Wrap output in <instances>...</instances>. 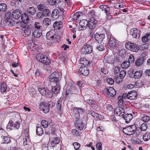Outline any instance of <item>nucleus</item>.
I'll return each instance as SVG.
<instances>
[{"mask_svg": "<svg viewBox=\"0 0 150 150\" xmlns=\"http://www.w3.org/2000/svg\"><path fill=\"white\" fill-rule=\"evenodd\" d=\"M120 67L117 66L115 67L114 69V73L115 75V78L117 79L118 78V74L120 71Z\"/></svg>", "mask_w": 150, "mask_h": 150, "instance_id": "obj_40", "label": "nucleus"}, {"mask_svg": "<svg viewBox=\"0 0 150 150\" xmlns=\"http://www.w3.org/2000/svg\"><path fill=\"white\" fill-rule=\"evenodd\" d=\"M129 63L128 61H125L122 63L121 66L122 69H126L129 66Z\"/></svg>", "mask_w": 150, "mask_h": 150, "instance_id": "obj_39", "label": "nucleus"}, {"mask_svg": "<svg viewBox=\"0 0 150 150\" xmlns=\"http://www.w3.org/2000/svg\"><path fill=\"white\" fill-rule=\"evenodd\" d=\"M128 62H129V63H132L134 62V57L132 55H130L128 59Z\"/></svg>", "mask_w": 150, "mask_h": 150, "instance_id": "obj_64", "label": "nucleus"}, {"mask_svg": "<svg viewBox=\"0 0 150 150\" xmlns=\"http://www.w3.org/2000/svg\"><path fill=\"white\" fill-rule=\"evenodd\" d=\"M43 23L44 25H49L51 23V20L50 18H46L43 20Z\"/></svg>", "mask_w": 150, "mask_h": 150, "instance_id": "obj_43", "label": "nucleus"}, {"mask_svg": "<svg viewBox=\"0 0 150 150\" xmlns=\"http://www.w3.org/2000/svg\"><path fill=\"white\" fill-rule=\"evenodd\" d=\"M132 142L134 144H138L141 143V141L139 139L134 138L131 139Z\"/></svg>", "mask_w": 150, "mask_h": 150, "instance_id": "obj_55", "label": "nucleus"}, {"mask_svg": "<svg viewBox=\"0 0 150 150\" xmlns=\"http://www.w3.org/2000/svg\"><path fill=\"white\" fill-rule=\"evenodd\" d=\"M21 123L20 122H16L14 124L13 123V127L16 129H19L20 127Z\"/></svg>", "mask_w": 150, "mask_h": 150, "instance_id": "obj_53", "label": "nucleus"}, {"mask_svg": "<svg viewBox=\"0 0 150 150\" xmlns=\"http://www.w3.org/2000/svg\"><path fill=\"white\" fill-rule=\"evenodd\" d=\"M142 71L139 70L137 71L134 73L133 77L135 79H139L142 76Z\"/></svg>", "mask_w": 150, "mask_h": 150, "instance_id": "obj_32", "label": "nucleus"}, {"mask_svg": "<svg viewBox=\"0 0 150 150\" xmlns=\"http://www.w3.org/2000/svg\"><path fill=\"white\" fill-rule=\"evenodd\" d=\"M82 12H77L75 14L73 15V17L72 18V19L74 21L77 20L82 15Z\"/></svg>", "mask_w": 150, "mask_h": 150, "instance_id": "obj_36", "label": "nucleus"}, {"mask_svg": "<svg viewBox=\"0 0 150 150\" xmlns=\"http://www.w3.org/2000/svg\"><path fill=\"white\" fill-rule=\"evenodd\" d=\"M37 8L40 11H43V10L45 9V6L43 4H40L38 5Z\"/></svg>", "mask_w": 150, "mask_h": 150, "instance_id": "obj_51", "label": "nucleus"}, {"mask_svg": "<svg viewBox=\"0 0 150 150\" xmlns=\"http://www.w3.org/2000/svg\"><path fill=\"white\" fill-rule=\"evenodd\" d=\"M3 142L4 143L8 144L10 142V138L8 137L3 136L2 138Z\"/></svg>", "mask_w": 150, "mask_h": 150, "instance_id": "obj_46", "label": "nucleus"}, {"mask_svg": "<svg viewBox=\"0 0 150 150\" xmlns=\"http://www.w3.org/2000/svg\"><path fill=\"white\" fill-rule=\"evenodd\" d=\"M13 127V122L12 121H9L8 125L7 126L6 128L8 131H10L12 129V128Z\"/></svg>", "mask_w": 150, "mask_h": 150, "instance_id": "obj_48", "label": "nucleus"}, {"mask_svg": "<svg viewBox=\"0 0 150 150\" xmlns=\"http://www.w3.org/2000/svg\"><path fill=\"white\" fill-rule=\"evenodd\" d=\"M147 128V125L146 123H144L141 125L140 127L141 131H144Z\"/></svg>", "mask_w": 150, "mask_h": 150, "instance_id": "obj_63", "label": "nucleus"}, {"mask_svg": "<svg viewBox=\"0 0 150 150\" xmlns=\"http://www.w3.org/2000/svg\"><path fill=\"white\" fill-rule=\"evenodd\" d=\"M72 134L74 136H79L80 134L79 132L75 129H73L72 131Z\"/></svg>", "mask_w": 150, "mask_h": 150, "instance_id": "obj_61", "label": "nucleus"}, {"mask_svg": "<svg viewBox=\"0 0 150 150\" xmlns=\"http://www.w3.org/2000/svg\"><path fill=\"white\" fill-rule=\"evenodd\" d=\"M36 9L33 7H30L27 9V13L30 16H33L36 13Z\"/></svg>", "mask_w": 150, "mask_h": 150, "instance_id": "obj_26", "label": "nucleus"}, {"mask_svg": "<svg viewBox=\"0 0 150 150\" xmlns=\"http://www.w3.org/2000/svg\"><path fill=\"white\" fill-rule=\"evenodd\" d=\"M62 100L60 99L57 101V110H60L61 108Z\"/></svg>", "mask_w": 150, "mask_h": 150, "instance_id": "obj_59", "label": "nucleus"}, {"mask_svg": "<svg viewBox=\"0 0 150 150\" xmlns=\"http://www.w3.org/2000/svg\"><path fill=\"white\" fill-rule=\"evenodd\" d=\"M73 144L74 146V149L76 150H80V149H79L80 147V144L78 142H76L74 143Z\"/></svg>", "mask_w": 150, "mask_h": 150, "instance_id": "obj_60", "label": "nucleus"}, {"mask_svg": "<svg viewBox=\"0 0 150 150\" xmlns=\"http://www.w3.org/2000/svg\"><path fill=\"white\" fill-rule=\"evenodd\" d=\"M59 142V139L57 137H54L51 138L49 142V144L51 147H54L55 145Z\"/></svg>", "mask_w": 150, "mask_h": 150, "instance_id": "obj_18", "label": "nucleus"}, {"mask_svg": "<svg viewBox=\"0 0 150 150\" xmlns=\"http://www.w3.org/2000/svg\"><path fill=\"white\" fill-rule=\"evenodd\" d=\"M136 129V127L134 125L127 126L123 129V132L125 134L130 135L134 132Z\"/></svg>", "mask_w": 150, "mask_h": 150, "instance_id": "obj_3", "label": "nucleus"}, {"mask_svg": "<svg viewBox=\"0 0 150 150\" xmlns=\"http://www.w3.org/2000/svg\"><path fill=\"white\" fill-rule=\"evenodd\" d=\"M126 74V71L124 70H122L120 72L119 77L121 79H123Z\"/></svg>", "mask_w": 150, "mask_h": 150, "instance_id": "obj_52", "label": "nucleus"}, {"mask_svg": "<svg viewBox=\"0 0 150 150\" xmlns=\"http://www.w3.org/2000/svg\"><path fill=\"white\" fill-rule=\"evenodd\" d=\"M58 75L56 72H54L51 74L50 75L49 80L53 84H55L59 83V80L58 77Z\"/></svg>", "mask_w": 150, "mask_h": 150, "instance_id": "obj_7", "label": "nucleus"}, {"mask_svg": "<svg viewBox=\"0 0 150 150\" xmlns=\"http://www.w3.org/2000/svg\"><path fill=\"white\" fill-rule=\"evenodd\" d=\"M140 30L134 28L131 30L130 33L133 38L138 39L140 37Z\"/></svg>", "mask_w": 150, "mask_h": 150, "instance_id": "obj_8", "label": "nucleus"}, {"mask_svg": "<svg viewBox=\"0 0 150 150\" xmlns=\"http://www.w3.org/2000/svg\"><path fill=\"white\" fill-rule=\"evenodd\" d=\"M7 89V86L4 82L0 83V91L2 93L5 92Z\"/></svg>", "mask_w": 150, "mask_h": 150, "instance_id": "obj_29", "label": "nucleus"}, {"mask_svg": "<svg viewBox=\"0 0 150 150\" xmlns=\"http://www.w3.org/2000/svg\"><path fill=\"white\" fill-rule=\"evenodd\" d=\"M114 113L117 116H121L125 114L124 110L121 107H119L114 109Z\"/></svg>", "mask_w": 150, "mask_h": 150, "instance_id": "obj_13", "label": "nucleus"}, {"mask_svg": "<svg viewBox=\"0 0 150 150\" xmlns=\"http://www.w3.org/2000/svg\"><path fill=\"white\" fill-rule=\"evenodd\" d=\"M144 61V59L143 58H139L135 61V65L136 66L139 67L142 64Z\"/></svg>", "mask_w": 150, "mask_h": 150, "instance_id": "obj_33", "label": "nucleus"}, {"mask_svg": "<svg viewBox=\"0 0 150 150\" xmlns=\"http://www.w3.org/2000/svg\"><path fill=\"white\" fill-rule=\"evenodd\" d=\"M68 88L69 90L67 91L66 92L67 94H69V91H70V93L71 94H75L78 93V89L76 86L69 85Z\"/></svg>", "mask_w": 150, "mask_h": 150, "instance_id": "obj_11", "label": "nucleus"}, {"mask_svg": "<svg viewBox=\"0 0 150 150\" xmlns=\"http://www.w3.org/2000/svg\"><path fill=\"white\" fill-rule=\"evenodd\" d=\"M82 50L84 53L90 54L92 52L91 47L88 44H85Z\"/></svg>", "mask_w": 150, "mask_h": 150, "instance_id": "obj_16", "label": "nucleus"}, {"mask_svg": "<svg viewBox=\"0 0 150 150\" xmlns=\"http://www.w3.org/2000/svg\"><path fill=\"white\" fill-rule=\"evenodd\" d=\"M143 139L145 141H148L149 139H150V133L145 134L144 135L143 137Z\"/></svg>", "mask_w": 150, "mask_h": 150, "instance_id": "obj_58", "label": "nucleus"}, {"mask_svg": "<svg viewBox=\"0 0 150 150\" xmlns=\"http://www.w3.org/2000/svg\"><path fill=\"white\" fill-rule=\"evenodd\" d=\"M44 17H47L50 15V12L48 9H45L42 12Z\"/></svg>", "mask_w": 150, "mask_h": 150, "instance_id": "obj_44", "label": "nucleus"}, {"mask_svg": "<svg viewBox=\"0 0 150 150\" xmlns=\"http://www.w3.org/2000/svg\"><path fill=\"white\" fill-rule=\"evenodd\" d=\"M60 83L56 84L55 86H52V90L55 94H58L59 93L60 91Z\"/></svg>", "mask_w": 150, "mask_h": 150, "instance_id": "obj_25", "label": "nucleus"}, {"mask_svg": "<svg viewBox=\"0 0 150 150\" xmlns=\"http://www.w3.org/2000/svg\"><path fill=\"white\" fill-rule=\"evenodd\" d=\"M75 125L76 129L79 130H82L84 127V124L81 119L76 120Z\"/></svg>", "mask_w": 150, "mask_h": 150, "instance_id": "obj_15", "label": "nucleus"}, {"mask_svg": "<svg viewBox=\"0 0 150 150\" xmlns=\"http://www.w3.org/2000/svg\"><path fill=\"white\" fill-rule=\"evenodd\" d=\"M108 42L109 45L113 48L115 47L116 45V40L113 37H111L110 36H108Z\"/></svg>", "mask_w": 150, "mask_h": 150, "instance_id": "obj_23", "label": "nucleus"}, {"mask_svg": "<svg viewBox=\"0 0 150 150\" xmlns=\"http://www.w3.org/2000/svg\"><path fill=\"white\" fill-rule=\"evenodd\" d=\"M125 46L126 48L133 52H137L138 50L137 45L135 43L127 42L126 43Z\"/></svg>", "mask_w": 150, "mask_h": 150, "instance_id": "obj_5", "label": "nucleus"}, {"mask_svg": "<svg viewBox=\"0 0 150 150\" xmlns=\"http://www.w3.org/2000/svg\"><path fill=\"white\" fill-rule=\"evenodd\" d=\"M79 72L80 74L84 76H87L89 73L88 68L86 67H81L79 69Z\"/></svg>", "mask_w": 150, "mask_h": 150, "instance_id": "obj_17", "label": "nucleus"}, {"mask_svg": "<svg viewBox=\"0 0 150 150\" xmlns=\"http://www.w3.org/2000/svg\"><path fill=\"white\" fill-rule=\"evenodd\" d=\"M4 24L6 26H13L15 24V22L12 19H5L3 21Z\"/></svg>", "mask_w": 150, "mask_h": 150, "instance_id": "obj_21", "label": "nucleus"}, {"mask_svg": "<svg viewBox=\"0 0 150 150\" xmlns=\"http://www.w3.org/2000/svg\"><path fill=\"white\" fill-rule=\"evenodd\" d=\"M62 24V22L61 21H55L53 23V26L55 30H59L61 27Z\"/></svg>", "mask_w": 150, "mask_h": 150, "instance_id": "obj_30", "label": "nucleus"}, {"mask_svg": "<svg viewBox=\"0 0 150 150\" xmlns=\"http://www.w3.org/2000/svg\"><path fill=\"white\" fill-rule=\"evenodd\" d=\"M150 40V33H148L143 36L142 38V40L144 42H147Z\"/></svg>", "mask_w": 150, "mask_h": 150, "instance_id": "obj_38", "label": "nucleus"}, {"mask_svg": "<svg viewBox=\"0 0 150 150\" xmlns=\"http://www.w3.org/2000/svg\"><path fill=\"white\" fill-rule=\"evenodd\" d=\"M58 8L61 11H64V4H63L62 5V3L60 2L58 4Z\"/></svg>", "mask_w": 150, "mask_h": 150, "instance_id": "obj_56", "label": "nucleus"}, {"mask_svg": "<svg viewBox=\"0 0 150 150\" xmlns=\"http://www.w3.org/2000/svg\"><path fill=\"white\" fill-rule=\"evenodd\" d=\"M104 34H96L95 35V38L96 40L98 41V43H100L103 41L104 38Z\"/></svg>", "mask_w": 150, "mask_h": 150, "instance_id": "obj_22", "label": "nucleus"}, {"mask_svg": "<svg viewBox=\"0 0 150 150\" xmlns=\"http://www.w3.org/2000/svg\"><path fill=\"white\" fill-rule=\"evenodd\" d=\"M103 91L104 94L109 98L113 97L116 94L115 90L113 88L111 87L105 88Z\"/></svg>", "mask_w": 150, "mask_h": 150, "instance_id": "obj_1", "label": "nucleus"}, {"mask_svg": "<svg viewBox=\"0 0 150 150\" xmlns=\"http://www.w3.org/2000/svg\"><path fill=\"white\" fill-rule=\"evenodd\" d=\"M21 19L23 23L26 24L29 22L30 19L29 17L26 13H23L21 16Z\"/></svg>", "mask_w": 150, "mask_h": 150, "instance_id": "obj_28", "label": "nucleus"}, {"mask_svg": "<svg viewBox=\"0 0 150 150\" xmlns=\"http://www.w3.org/2000/svg\"><path fill=\"white\" fill-rule=\"evenodd\" d=\"M36 133L38 135H40L43 133V130L42 128L41 127V125H37L36 126Z\"/></svg>", "mask_w": 150, "mask_h": 150, "instance_id": "obj_34", "label": "nucleus"}, {"mask_svg": "<svg viewBox=\"0 0 150 150\" xmlns=\"http://www.w3.org/2000/svg\"><path fill=\"white\" fill-rule=\"evenodd\" d=\"M29 142V139L28 137H25L23 139V144L25 145L28 144V143Z\"/></svg>", "mask_w": 150, "mask_h": 150, "instance_id": "obj_62", "label": "nucleus"}, {"mask_svg": "<svg viewBox=\"0 0 150 150\" xmlns=\"http://www.w3.org/2000/svg\"><path fill=\"white\" fill-rule=\"evenodd\" d=\"M88 23L89 28L92 31L94 29L97 25V21L94 20L93 18L89 19Z\"/></svg>", "mask_w": 150, "mask_h": 150, "instance_id": "obj_10", "label": "nucleus"}, {"mask_svg": "<svg viewBox=\"0 0 150 150\" xmlns=\"http://www.w3.org/2000/svg\"><path fill=\"white\" fill-rule=\"evenodd\" d=\"M35 28L37 29L36 30H41L42 26L39 23H35L34 24Z\"/></svg>", "mask_w": 150, "mask_h": 150, "instance_id": "obj_57", "label": "nucleus"}, {"mask_svg": "<svg viewBox=\"0 0 150 150\" xmlns=\"http://www.w3.org/2000/svg\"><path fill=\"white\" fill-rule=\"evenodd\" d=\"M57 35L54 31L52 30L47 32L46 34L47 38L50 40H54L56 39Z\"/></svg>", "mask_w": 150, "mask_h": 150, "instance_id": "obj_12", "label": "nucleus"}, {"mask_svg": "<svg viewBox=\"0 0 150 150\" xmlns=\"http://www.w3.org/2000/svg\"><path fill=\"white\" fill-rule=\"evenodd\" d=\"M21 32L23 33V36L26 37L30 35L31 31L28 25L26 24L23 26Z\"/></svg>", "mask_w": 150, "mask_h": 150, "instance_id": "obj_9", "label": "nucleus"}, {"mask_svg": "<svg viewBox=\"0 0 150 150\" xmlns=\"http://www.w3.org/2000/svg\"><path fill=\"white\" fill-rule=\"evenodd\" d=\"M99 8L102 11H104L106 14L109 13L110 14V8L106 5H98Z\"/></svg>", "mask_w": 150, "mask_h": 150, "instance_id": "obj_24", "label": "nucleus"}, {"mask_svg": "<svg viewBox=\"0 0 150 150\" xmlns=\"http://www.w3.org/2000/svg\"><path fill=\"white\" fill-rule=\"evenodd\" d=\"M80 62V64L85 65H87L88 64L89 62L88 61L86 60L85 58H81Z\"/></svg>", "mask_w": 150, "mask_h": 150, "instance_id": "obj_47", "label": "nucleus"}, {"mask_svg": "<svg viewBox=\"0 0 150 150\" xmlns=\"http://www.w3.org/2000/svg\"><path fill=\"white\" fill-rule=\"evenodd\" d=\"M137 96V93L134 91H132L128 92L127 93H123V97L124 99H128L130 100H133L135 99Z\"/></svg>", "mask_w": 150, "mask_h": 150, "instance_id": "obj_4", "label": "nucleus"}, {"mask_svg": "<svg viewBox=\"0 0 150 150\" xmlns=\"http://www.w3.org/2000/svg\"><path fill=\"white\" fill-rule=\"evenodd\" d=\"M41 124L44 128H46L48 126V122L46 120H43L41 122Z\"/></svg>", "mask_w": 150, "mask_h": 150, "instance_id": "obj_49", "label": "nucleus"}, {"mask_svg": "<svg viewBox=\"0 0 150 150\" xmlns=\"http://www.w3.org/2000/svg\"><path fill=\"white\" fill-rule=\"evenodd\" d=\"M123 98L124 97H123V95L122 96H119L117 98L118 101L117 102V104L119 106L122 105L123 103Z\"/></svg>", "mask_w": 150, "mask_h": 150, "instance_id": "obj_42", "label": "nucleus"}, {"mask_svg": "<svg viewBox=\"0 0 150 150\" xmlns=\"http://www.w3.org/2000/svg\"><path fill=\"white\" fill-rule=\"evenodd\" d=\"M41 30H35L33 33V34L34 37L36 38H39L42 35L41 32Z\"/></svg>", "mask_w": 150, "mask_h": 150, "instance_id": "obj_35", "label": "nucleus"}, {"mask_svg": "<svg viewBox=\"0 0 150 150\" xmlns=\"http://www.w3.org/2000/svg\"><path fill=\"white\" fill-rule=\"evenodd\" d=\"M36 17L37 19H42L44 18L43 13L41 12H39L37 13Z\"/></svg>", "mask_w": 150, "mask_h": 150, "instance_id": "obj_50", "label": "nucleus"}, {"mask_svg": "<svg viewBox=\"0 0 150 150\" xmlns=\"http://www.w3.org/2000/svg\"><path fill=\"white\" fill-rule=\"evenodd\" d=\"M21 12L19 9H16L12 13L13 18L16 19H18L21 17Z\"/></svg>", "mask_w": 150, "mask_h": 150, "instance_id": "obj_20", "label": "nucleus"}, {"mask_svg": "<svg viewBox=\"0 0 150 150\" xmlns=\"http://www.w3.org/2000/svg\"><path fill=\"white\" fill-rule=\"evenodd\" d=\"M74 111L75 112L74 116L76 120H79L80 114H82L83 112V110L81 108H76L74 109Z\"/></svg>", "mask_w": 150, "mask_h": 150, "instance_id": "obj_19", "label": "nucleus"}, {"mask_svg": "<svg viewBox=\"0 0 150 150\" xmlns=\"http://www.w3.org/2000/svg\"><path fill=\"white\" fill-rule=\"evenodd\" d=\"M7 9V7L5 4H0V11H4L6 10Z\"/></svg>", "mask_w": 150, "mask_h": 150, "instance_id": "obj_45", "label": "nucleus"}, {"mask_svg": "<svg viewBox=\"0 0 150 150\" xmlns=\"http://www.w3.org/2000/svg\"><path fill=\"white\" fill-rule=\"evenodd\" d=\"M126 123H129L133 118V116L131 114H127L123 116Z\"/></svg>", "mask_w": 150, "mask_h": 150, "instance_id": "obj_31", "label": "nucleus"}, {"mask_svg": "<svg viewBox=\"0 0 150 150\" xmlns=\"http://www.w3.org/2000/svg\"><path fill=\"white\" fill-rule=\"evenodd\" d=\"M50 102L49 104L45 102H42L40 104L39 108L40 111H43L45 113L48 112L49 111V106H50Z\"/></svg>", "mask_w": 150, "mask_h": 150, "instance_id": "obj_6", "label": "nucleus"}, {"mask_svg": "<svg viewBox=\"0 0 150 150\" xmlns=\"http://www.w3.org/2000/svg\"><path fill=\"white\" fill-rule=\"evenodd\" d=\"M104 60L106 62L113 64L114 62V59L111 57L105 56V57Z\"/></svg>", "mask_w": 150, "mask_h": 150, "instance_id": "obj_37", "label": "nucleus"}, {"mask_svg": "<svg viewBox=\"0 0 150 150\" xmlns=\"http://www.w3.org/2000/svg\"><path fill=\"white\" fill-rule=\"evenodd\" d=\"M88 23L87 21L85 19L81 20L79 23V29L80 30H84L86 29V27Z\"/></svg>", "mask_w": 150, "mask_h": 150, "instance_id": "obj_14", "label": "nucleus"}, {"mask_svg": "<svg viewBox=\"0 0 150 150\" xmlns=\"http://www.w3.org/2000/svg\"><path fill=\"white\" fill-rule=\"evenodd\" d=\"M60 14L59 10L57 9L53 10L51 16L55 19H57L59 16Z\"/></svg>", "mask_w": 150, "mask_h": 150, "instance_id": "obj_27", "label": "nucleus"}, {"mask_svg": "<svg viewBox=\"0 0 150 150\" xmlns=\"http://www.w3.org/2000/svg\"><path fill=\"white\" fill-rule=\"evenodd\" d=\"M91 115L93 116V117L95 118H98L99 119H100L101 117V115H99L98 113H96L95 112H92L91 114Z\"/></svg>", "mask_w": 150, "mask_h": 150, "instance_id": "obj_54", "label": "nucleus"}, {"mask_svg": "<svg viewBox=\"0 0 150 150\" xmlns=\"http://www.w3.org/2000/svg\"><path fill=\"white\" fill-rule=\"evenodd\" d=\"M36 57L38 61L43 64H49L50 63V60L48 59L47 57L43 54H38L36 55Z\"/></svg>", "mask_w": 150, "mask_h": 150, "instance_id": "obj_2", "label": "nucleus"}, {"mask_svg": "<svg viewBox=\"0 0 150 150\" xmlns=\"http://www.w3.org/2000/svg\"><path fill=\"white\" fill-rule=\"evenodd\" d=\"M38 90L40 93L43 96V94H45V91H46V88L41 86H39L38 88Z\"/></svg>", "mask_w": 150, "mask_h": 150, "instance_id": "obj_41", "label": "nucleus"}]
</instances>
